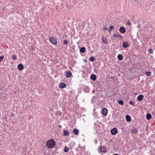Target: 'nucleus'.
Here are the masks:
<instances>
[{
	"label": "nucleus",
	"mask_w": 155,
	"mask_h": 155,
	"mask_svg": "<svg viewBox=\"0 0 155 155\" xmlns=\"http://www.w3.org/2000/svg\"><path fill=\"white\" fill-rule=\"evenodd\" d=\"M56 143L54 140L51 139L47 141L46 143V147L48 148H52L54 147Z\"/></svg>",
	"instance_id": "1"
},
{
	"label": "nucleus",
	"mask_w": 155,
	"mask_h": 155,
	"mask_svg": "<svg viewBox=\"0 0 155 155\" xmlns=\"http://www.w3.org/2000/svg\"><path fill=\"white\" fill-rule=\"evenodd\" d=\"M50 42L53 45H56L57 44V39L53 37H51L49 38Z\"/></svg>",
	"instance_id": "2"
},
{
	"label": "nucleus",
	"mask_w": 155,
	"mask_h": 155,
	"mask_svg": "<svg viewBox=\"0 0 155 155\" xmlns=\"http://www.w3.org/2000/svg\"><path fill=\"white\" fill-rule=\"evenodd\" d=\"M108 112L107 109L106 108H104L102 109V114L104 116H107Z\"/></svg>",
	"instance_id": "3"
},
{
	"label": "nucleus",
	"mask_w": 155,
	"mask_h": 155,
	"mask_svg": "<svg viewBox=\"0 0 155 155\" xmlns=\"http://www.w3.org/2000/svg\"><path fill=\"white\" fill-rule=\"evenodd\" d=\"M117 132V129L114 127L113 128L111 131V134L113 135L116 134Z\"/></svg>",
	"instance_id": "4"
},
{
	"label": "nucleus",
	"mask_w": 155,
	"mask_h": 155,
	"mask_svg": "<svg viewBox=\"0 0 155 155\" xmlns=\"http://www.w3.org/2000/svg\"><path fill=\"white\" fill-rule=\"evenodd\" d=\"M79 130L76 128L74 129L73 130V133L75 135H78L79 134Z\"/></svg>",
	"instance_id": "5"
},
{
	"label": "nucleus",
	"mask_w": 155,
	"mask_h": 155,
	"mask_svg": "<svg viewBox=\"0 0 155 155\" xmlns=\"http://www.w3.org/2000/svg\"><path fill=\"white\" fill-rule=\"evenodd\" d=\"M119 31L120 33H124L126 32V29L124 27H120L119 29Z\"/></svg>",
	"instance_id": "6"
},
{
	"label": "nucleus",
	"mask_w": 155,
	"mask_h": 155,
	"mask_svg": "<svg viewBox=\"0 0 155 155\" xmlns=\"http://www.w3.org/2000/svg\"><path fill=\"white\" fill-rule=\"evenodd\" d=\"M18 70H22L24 68V67L22 64H20L18 65Z\"/></svg>",
	"instance_id": "7"
},
{
	"label": "nucleus",
	"mask_w": 155,
	"mask_h": 155,
	"mask_svg": "<svg viewBox=\"0 0 155 155\" xmlns=\"http://www.w3.org/2000/svg\"><path fill=\"white\" fill-rule=\"evenodd\" d=\"M90 78L93 81H95L97 78L96 75L94 74H91L90 76Z\"/></svg>",
	"instance_id": "8"
},
{
	"label": "nucleus",
	"mask_w": 155,
	"mask_h": 155,
	"mask_svg": "<svg viewBox=\"0 0 155 155\" xmlns=\"http://www.w3.org/2000/svg\"><path fill=\"white\" fill-rule=\"evenodd\" d=\"M114 36L115 38H119L120 39H121L124 38V37L120 34H114Z\"/></svg>",
	"instance_id": "9"
},
{
	"label": "nucleus",
	"mask_w": 155,
	"mask_h": 155,
	"mask_svg": "<svg viewBox=\"0 0 155 155\" xmlns=\"http://www.w3.org/2000/svg\"><path fill=\"white\" fill-rule=\"evenodd\" d=\"M143 95L142 94H140L138 95L137 97V99L138 101H141L143 100Z\"/></svg>",
	"instance_id": "10"
},
{
	"label": "nucleus",
	"mask_w": 155,
	"mask_h": 155,
	"mask_svg": "<svg viewBox=\"0 0 155 155\" xmlns=\"http://www.w3.org/2000/svg\"><path fill=\"white\" fill-rule=\"evenodd\" d=\"M63 133L65 136H68L70 135V132L68 130H64L63 131Z\"/></svg>",
	"instance_id": "11"
},
{
	"label": "nucleus",
	"mask_w": 155,
	"mask_h": 155,
	"mask_svg": "<svg viewBox=\"0 0 155 155\" xmlns=\"http://www.w3.org/2000/svg\"><path fill=\"white\" fill-rule=\"evenodd\" d=\"M102 41L105 44H107L108 42L107 41V40L106 38L104 36H103L102 37Z\"/></svg>",
	"instance_id": "12"
},
{
	"label": "nucleus",
	"mask_w": 155,
	"mask_h": 155,
	"mask_svg": "<svg viewBox=\"0 0 155 155\" xmlns=\"http://www.w3.org/2000/svg\"><path fill=\"white\" fill-rule=\"evenodd\" d=\"M59 87L60 88H63L66 87V85L64 83H61L59 84Z\"/></svg>",
	"instance_id": "13"
},
{
	"label": "nucleus",
	"mask_w": 155,
	"mask_h": 155,
	"mask_svg": "<svg viewBox=\"0 0 155 155\" xmlns=\"http://www.w3.org/2000/svg\"><path fill=\"white\" fill-rule=\"evenodd\" d=\"M126 119L128 122H130L131 121V118L129 115H127L126 116Z\"/></svg>",
	"instance_id": "14"
},
{
	"label": "nucleus",
	"mask_w": 155,
	"mask_h": 155,
	"mask_svg": "<svg viewBox=\"0 0 155 155\" xmlns=\"http://www.w3.org/2000/svg\"><path fill=\"white\" fill-rule=\"evenodd\" d=\"M100 150L102 152H104L106 151V148L105 147H103L101 146L100 148Z\"/></svg>",
	"instance_id": "15"
},
{
	"label": "nucleus",
	"mask_w": 155,
	"mask_h": 155,
	"mask_svg": "<svg viewBox=\"0 0 155 155\" xmlns=\"http://www.w3.org/2000/svg\"><path fill=\"white\" fill-rule=\"evenodd\" d=\"M128 44L126 42H124L123 43V47L124 48H127L128 46Z\"/></svg>",
	"instance_id": "16"
},
{
	"label": "nucleus",
	"mask_w": 155,
	"mask_h": 155,
	"mask_svg": "<svg viewBox=\"0 0 155 155\" xmlns=\"http://www.w3.org/2000/svg\"><path fill=\"white\" fill-rule=\"evenodd\" d=\"M146 117L147 120H149L152 118L151 115L149 113L147 114Z\"/></svg>",
	"instance_id": "17"
},
{
	"label": "nucleus",
	"mask_w": 155,
	"mask_h": 155,
	"mask_svg": "<svg viewBox=\"0 0 155 155\" xmlns=\"http://www.w3.org/2000/svg\"><path fill=\"white\" fill-rule=\"evenodd\" d=\"M72 75L71 73V71H68L66 72V75L67 77L70 78Z\"/></svg>",
	"instance_id": "18"
},
{
	"label": "nucleus",
	"mask_w": 155,
	"mask_h": 155,
	"mask_svg": "<svg viewBox=\"0 0 155 155\" xmlns=\"http://www.w3.org/2000/svg\"><path fill=\"white\" fill-rule=\"evenodd\" d=\"M117 57L118 60L120 61L122 60L123 59V56L121 54H118Z\"/></svg>",
	"instance_id": "19"
},
{
	"label": "nucleus",
	"mask_w": 155,
	"mask_h": 155,
	"mask_svg": "<svg viewBox=\"0 0 155 155\" xmlns=\"http://www.w3.org/2000/svg\"><path fill=\"white\" fill-rule=\"evenodd\" d=\"M85 48L84 47H82L80 48V51L81 53H84L85 51Z\"/></svg>",
	"instance_id": "20"
},
{
	"label": "nucleus",
	"mask_w": 155,
	"mask_h": 155,
	"mask_svg": "<svg viewBox=\"0 0 155 155\" xmlns=\"http://www.w3.org/2000/svg\"><path fill=\"white\" fill-rule=\"evenodd\" d=\"M131 132L133 134H136L137 132V130L136 129H132L131 130Z\"/></svg>",
	"instance_id": "21"
},
{
	"label": "nucleus",
	"mask_w": 155,
	"mask_h": 155,
	"mask_svg": "<svg viewBox=\"0 0 155 155\" xmlns=\"http://www.w3.org/2000/svg\"><path fill=\"white\" fill-rule=\"evenodd\" d=\"M61 112L60 111H58L56 112L55 113V115L57 116L58 115H61Z\"/></svg>",
	"instance_id": "22"
},
{
	"label": "nucleus",
	"mask_w": 155,
	"mask_h": 155,
	"mask_svg": "<svg viewBox=\"0 0 155 155\" xmlns=\"http://www.w3.org/2000/svg\"><path fill=\"white\" fill-rule=\"evenodd\" d=\"M95 60V58L93 57H91L90 58V60L91 61H94Z\"/></svg>",
	"instance_id": "23"
},
{
	"label": "nucleus",
	"mask_w": 155,
	"mask_h": 155,
	"mask_svg": "<svg viewBox=\"0 0 155 155\" xmlns=\"http://www.w3.org/2000/svg\"><path fill=\"white\" fill-rule=\"evenodd\" d=\"M69 149V148L67 147H65L64 150V152H67L68 151Z\"/></svg>",
	"instance_id": "24"
},
{
	"label": "nucleus",
	"mask_w": 155,
	"mask_h": 155,
	"mask_svg": "<svg viewBox=\"0 0 155 155\" xmlns=\"http://www.w3.org/2000/svg\"><path fill=\"white\" fill-rule=\"evenodd\" d=\"M12 58L14 60H15L17 59V56L16 55H13L12 57Z\"/></svg>",
	"instance_id": "25"
},
{
	"label": "nucleus",
	"mask_w": 155,
	"mask_h": 155,
	"mask_svg": "<svg viewBox=\"0 0 155 155\" xmlns=\"http://www.w3.org/2000/svg\"><path fill=\"white\" fill-rule=\"evenodd\" d=\"M145 74L147 75L148 76H150L151 75V73L150 72L147 71L145 72Z\"/></svg>",
	"instance_id": "26"
},
{
	"label": "nucleus",
	"mask_w": 155,
	"mask_h": 155,
	"mask_svg": "<svg viewBox=\"0 0 155 155\" xmlns=\"http://www.w3.org/2000/svg\"><path fill=\"white\" fill-rule=\"evenodd\" d=\"M118 103L119 104L121 105H123L124 104V102L122 101H121V100H120V101H118Z\"/></svg>",
	"instance_id": "27"
},
{
	"label": "nucleus",
	"mask_w": 155,
	"mask_h": 155,
	"mask_svg": "<svg viewBox=\"0 0 155 155\" xmlns=\"http://www.w3.org/2000/svg\"><path fill=\"white\" fill-rule=\"evenodd\" d=\"M153 51L152 49H149L148 50V52L149 54H152L153 53Z\"/></svg>",
	"instance_id": "28"
},
{
	"label": "nucleus",
	"mask_w": 155,
	"mask_h": 155,
	"mask_svg": "<svg viewBox=\"0 0 155 155\" xmlns=\"http://www.w3.org/2000/svg\"><path fill=\"white\" fill-rule=\"evenodd\" d=\"M109 28L111 30H112L114 28V27L113 25H111L109 27Z\"/></svg>",
	"instance_id": "29"
},
{
	"label": "nucleus",
	"mask_w": 155,
	"mask_h": 155,
	"mask_svg": "<svg viewBox=\"0 0 155 155\" xmlns=\"http://www.w3.org/2000/svg\"><path fill=\"white\" fill-rule=\"evenodd\" d=\"M4 56L2 55V56H0V61H2L4 58Z\"/></svg>",
	"instance_id": "30"
},
{
	"label": "nucleus",
	"mask_w": 155,
	"mask_h": 155,
	"mask_svg": "<svg viewBox=\"0 0 155 155\" xmlns=\"http://www.w3.org/2000/svg\"><path fill=\"white\" fill-rule=\"evenodd\" d=\"M129 104L130 105H133V106L134 105V103L133 102L131 101H130Z\"/></svg>",
	"instance_id": "31"
},
{
	"label": "nucleus",
	"mask_w": 155,
	"mask_h": 155,
	"mask_svg": "<svg viewBox=\"0 0 155 155\" xmlns=\"http://www.w3.org/2000/svg\"><path fill=\"white\" fill-rule=\"evenodd\" d=\"M68 43V41L66 40H64V44H67Z\"/></svg>",
	"instance_id": "32"
},
{
	"label": "nucleus",
	"mask_w": 155,
	"mask_h": 155,
	"mask_svg": "<svg viewBox=\"0 0 155 155\" xmlns=\"http://www.w3.org/2000/svg\"><path fill=\"white\" fill-rule=\"evenodd\" d=\"M126 24L127 25H131V24H130V21H128L127 22V23H126Z\"/></svg>",
	"instance_id": "33"
},
{
	"label": "nucleus",
	"mask_w": 155,
	"mask_h": 155,
	"mask_svg": "<svg viewBox=\"0 0 155 155\" xmlns=\"http://www.w3.org/2000/svg\"><path fill=\"white\" fill-rule=\"evenodd\" d=\"M136 3H138L139 0H133Z\"/></svg>",
	"instance_id": "34"
},
{
	"label": "nucleus",
	"mask_w": 155,
	"mask_h": 155,
	"mask_svg": "<svg viewBox=\"0 0 155 155\" xmlns=\"http://www.w3.org/2000/svg\"><path fill=\"white\" fill-rule=\"evenodd\" d=\"M107 31H109V32H111V31L112 30H110V29H108Z\"/></svg>",
	"instance_id": "35"
},
{
	"label": "nucleus",
	"mask_w": 155,
	"mask_h": 155,
	"mask_svg": "<svg viewBox=\"0 0 155 155\" xmlns=\"http://www.w3.org/2000/svg\"><path fill=\"white\" fill-rule=\"evenodd\" d=\"M104 30H107L108 29L107 28H104Z\"/></svg>",
	"instance_id": "36"
},
{
	"label": "nucleus",
	"mask_w": 155,
	"mask_h": 155,
	"mask_svg": "<svg viewBox=\"0 0 155 155\" xmlns=\"http://www.w3.org/2000/svg\"><path fill=\"white\" fill-rule=\"evenodd\" d=\"M113 155H118V154L116 153V154H114Z\"/></svg>",
	"instance_id": "37"
},
{
	"label": "nucleus",
	"mask_w": 155,
	"mask_h": 155,
	"mask_svg": "<svg viewBox=\"0 0 155 155\" xmlns=\"http://www.w3.org/2000/svg\"><path fill=\"white\" fill-rule=\"evenodd\" d=\"M59 127H61V126L60 125H59Z\"/></svg>",
	"instance_id": "38"
}]
</instances>
